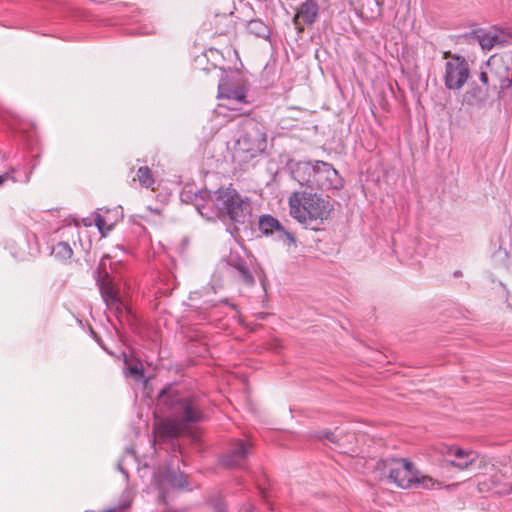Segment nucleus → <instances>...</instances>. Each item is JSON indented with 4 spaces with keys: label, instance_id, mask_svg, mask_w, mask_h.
I'll list each match as a JSON object with an SVG mask.
<instances>
[{
    "label": "nucleus",
    "instance_id": "4",
    "mask_svg": "<svg viewBox=\"0 0 512 512\" xmlns=\"http://www.w3.org/2000/svg\"><path fill=\"white\" fill-rule=\"evenodd\" d=\"M266 148L267 134L263 127L257 123L248 122L233 145L232 157L237 163H247L262 155Z\"/></svg>",
    "mask_w": 512,
    "mask_h": 512
},
{
    "label": "nucleus",
    "instance_id": "20",
    "mask_svg": "<svg viewBox=\"0 0 512 512\" xmlns=\"http://www.w3.org/2000/svg\"><path fill=\"white\" fill-rule=\"evenodd\" d=\"M259 229L266 235L272 234L274 231H283V227L280 222L270 215L262 216L260 218Z\"/></svg>",
    "mask_w": 512,
    "mask_h": 512
},
{
    "label": "nucleus",
    "instance_id": "27",
    "mask_svg": "<svg viewBox=\"0 0 512 512\" xmlns=\"http://www.w3.org/2000/svg\"><path fill=\"white\" fill-rule=\"evenodd\" d=\"M130 506V503L123 504L121 506L105 510L103 512H124L126 509H128Z\"/></svg>",
    "mask_w": 512,
    "mask_h": 512
},
{
    "label": "nucleus",
    "instance_id": "19",
    "mask_svg": "<svg viewBox=\"0 0 512 512\" xmlns=\"http://www.w3.org/2000/svg\"><path fill=\"white\" fill-rule=\"evenodd\" d=\"M136 179L139 181L142 187L151 189L152 191L155 190V177L149 167L142 166L138 168L136 178H134V180Z\"/></svg>",
    "mask_w": 512,
    "mask_h": 512
},
{
    "label": "nucleus",
    "instance_id": "15",
    "mask_svg": "<svg viewBox=\"0 0 512 512\" xmlns=\"http://www.w3.org/2000/svg\"><path fill=\"white\" fill-rule=\"evenodd\" d=\"M215 34L226 35L234 30L235 22L233 16L230 15H216L212 21Z\"/></svg>",
    "mask_w": 512,
    "mask_h": 512
},
{
    "label": "nucleus",
    "instance_id": "31",
    "mask_svg": "<svg viewBox=\"0 0 512 512\" xmlns=\"http://www.w3.org/2000/svg\"><path fill=\"white\" fill-rule=\"evenodd\" d=\"M6 178L7 177L5 175H0V185H2L5 182Z\"/></svg>",
    "mask_w": 512,
    "mask_h": 512
},
{
    "label": "nucleus",
    "instance_id": "10",
    "mask_svg": "<svg viewBox=\"0 0 512 512\" xmlns=\"http://www.w3.org/2000/svg\"><path fill=\"white\" fill-rule=\"evenodd\" d=\"M313 175L314 177L312 186L321 189H331L338 187V172L329 163L323 161H315V173Z\"/></svg>",
    "mask_w": 512,
    "mask_h": 512
},
{
    "label": "nucleus",
    "instance_id": "2",
    "mask_svg": "<svg viewBox=\"0 0 512 512\" xmlns=\"http://www.w3.org/2000/svg\"><path fill=\"white\" fill-rule=\"evenodd\" d=\"M289 214L301 224L323 223L334 210L328 198L311 191H295L288 199Z\"/></svg>",
    "mask_w": 512,
    "mask_h": 512
},
{
    "label": "nucleus",
    "instance_id": "24",
    "mask_svg": "<svg viewBox=\"0 0 512 512\" xmlns=\"http://www.w3.org/2000/svg\"><path fill=\"white\" fill-rule=\"evenodd\" d=\"M95 225L97 226V228L103 236H105L106 233L112 229V226L110 224H107L100 214H97L95 217Z\"/></svg>",
    "mask_w": 512,
    "mask_h": 512
},
{
    "label": "nucleus",
    "instance_id": "11",
    "mask_svg": "<svg viewBox=\"0 0 512 512\" xmlns=\"http://www.w3.org/2000/svg\"><path fill=\"white\" fill-rule=\"evenodd\" d=\"M246 95V88L240 81L232 77L222 78L218 85L217 98L220 102L224 100L245 101Z\"/></svg>",
    "mask_w": 512,
    "mask_h": 512
},
{
    "label": "nucleus",
    "instance_id": "9",
    "mask_svg": "<svg viewBox=\"0 0 512 512\" xmlns=\"http://www.w3.org/2000/svg\"><path fill=\"white\" fill-rule=\"evenodd\" d=\"M319 14V5L317 0H305L295 9L292 18L293 25L299 34L303 33L306 26L313 25Z\"/></svg>",
    "mask_w": 512,
    "mask_h": 512
},
{
    "label": "nucleus",
    "instance_id": "18",
    "mask_svg": "<svg viewBox=\"0 0 512 512\" xmlns=\"http://www.w3.org/2000/svg\"><path fill=\"white\" fill-rule=\"evenodd\" d=\"M246 104H248L247 97L245 98V101L224 100L219 102L217 112L225 115V110L232 111L234 114L231 116V119H234L237 116L244 115L242 107Z\"/></svg>",
    "mask_w": 512,
    "mask_h": 512
},
{
    "label": "nucleus",
    "instance_id": "5",
    "mask_svg": "<svg viewBox=\"0 0 512 512\" xmlns=\"http://www.w3.org/2000/svg\"><path fill=\"white\" fill-rule=\"evenodd\" d=\"M178 408L182 412L181 420L168 418L155 426L158 437H179L188 433L190 424L202 419V412L198 405L190 399H182L178 402Z\"/></svg>",
    "mask_w": 512,
    "mask_h": 512
},
{
    "label": "nucleus",
    "instance_id": "17",
    "mask_svg": "<svg viewBox=\"0 0 512 512\" xmlns=\"http://www.w3.org/2000/svg\"><path fill=\"white\" fill-rule=\"evenodd\" d=\"M476 39L483 50L490 51L496 45L502 43L499 34L492 31H478Z\"/></svg>",
    "mask_w": 512,
    "mask_h": 512
},
{
    "label": "nucleus",
    "instance_id": "32",
    "mask_svg": "<svg viewBox=\"0 0 512 512\" xmlns=\"http://www.w3.org/2000/svg\"><path fill=\"white\" fill-rule=\"evenodd\" d=\"M130 370H131V373H133V374H138L139 373L137 368H131Z\"/></svg>",
    "mask_w": 512,
    "mask_h": 512
},
{
    "label": "nucleus",
    "instance_id": "1",
    "mask_svg": "<svg viewBox=\"0 0 512 512\" xmlns=\"http://www.w3.org/2000/svg\"><path fill=\"white\" fill-rule=\"evenodd\" d=\"M387 479L401 489L423 488L427 490L441 487V482L423 474L407 458H388L379 463Z\"/></svg>",
    "mask_w": 512,
    "mask_h": 512
},
{
    "label": "nucleus",
    "instance_id": "26",
    "mask_svg": "<svg viewBox=\"0 0 512 512\" xmlns=\"http://www.w3.org/2000/svg\"><path fill=\"white\" fill-rule=\"evenodd\" d=\"M497 477H498L497 475L493 476V483H494L495 488H497V493H501V494L509 493L511 491V487L508 485L501 486L499 481L495 480V478H497Z\"/></svg>",
    "mask_w": 512,
    "mask_h": 512
},
{
    "label": "nucleus",
    "instance_id": "21",
    "mask_svg": "<svg viewBox=\"0 0 512 512\" xmlns=\"http://www.w3.org/2000/svg\"><path fill=\"white\" fill-rule=\"evenodd\" d=\"M249 454V447L246 443H244L241 440H238L235 444V447L232 450V456L235 458L229 465H237L242 460L245 459V457Z\"/></svg>",
    "mask_w": 512,
    "mask_h": 512
},
{
    "label": "nucleus",
    "instance_id": "29",
    "mask_svg": "<svg viewBox=\"0 0 512 512\" xmlns=\"http://www.w3.org/2000/svg\"><path fill=\"white\" fill-rule=\"evenodd\" d=\"M480 81L483 85H488L489 78L487 72H481L480 73Z\"/></svg>",
    "mask_w": 512,
    "mask_h": 512
},
{
    "label": "nucleus",
    "instance_id": "28",
    "mask_svg": "<svg viewBox=\"0 0 512 512\" xmlns=\"http://www.w3.org/2000/svg\"><path fill=\"white\" fill-rule=\"evenodd\" d=\"M282 232H284V234H285V236H286V238H287L288 242H289L291 245L295 246V245H296V238H295V236H294L292 233L285 231L284 229H283V231H282Z\"/></svg>",
    "mask_w": 512,
    "mask_h": 512
},
{
    "label": "nucleus",
    "instance_id": "7",
    "mask_svg": "<svg viewBox=\"0 0 512 512\" xmlns=\"http://www.w3.org/2000/svg\"><path fill=\"white\" fill-rule=\"evenodd\" d=\"M215 206L221 215L228 216L233 221H242L248 203L232 186L220 187L215 192Z\"/></svg>",
    "mask_w": 512,
    "mask_h": 512
},
{
    "label": "nucleus",
    "instance_id": "8",
    "mask_svg": "<svg viewBox=\"0 0 512 512\" xmlns=\"http://www.w3.org/2000/svg\"><path fill=\"white\" fill-rule=\"evenodd\" d=\"M487 66L491 76L499 83L501 91L512 85L511 55H492L487 61Z\"/></svg>",
    "mask_w": 512,
    "mask_h": 512
},
{
    "label": "nucleus",
    "instance_id": "12",
    "mask_svg": "<svg viewBox=\"0 0 512 512\" xmlns=\"http://www.w3.org/2000/svg\"><path fill=\"white\" fill-rule=\"evenodd\" d=\"M292 177L301 185L312 186L315 161H299L291 167Z\"/></svg>",
    "mask_w": 512,
    "mask_h": 512
},
{
    "label": "nucleus",
    "instance_id": "30",
    "mask_svg": "<svg viewBox=\"0 0 512 512\" xmlns=\"http://www.w3.org/2000/svg\"><path fill=\"white\" fill-rule=\"evenodd\" d=\"M148 210H149L151 213H154V214H157V215H160V214H161V213H160V211H159V210H157V209H151V208H149Z\"/></svg>",
    "mask_w": 512,
    "mask_h": 512
},
{
    "label": "nucleus",
    "instance_id": "13",
    "mask_svg": "<svg viewBox=\"0 0 512 512\" xmlns=\"http://www.w3.org/2000/svg\"><path fill=\"white\" fill-rule=\"evenodd\" d=\"M383 0H357L356 11L365 20H375L382 13Z\"/></svg>",
    "mask_w": 512,
    "mask_h": 512
},
{
    "label": "nucleus",
    "instance_id": "14",
    "mask_svg": "<svg viewBox=\"0 0 512 512\" xmlns=\"http://www.w3.org/2000/svg\"><path fill=\"white\" fill-rule=\"evenodd\" d=\"M102 297L107 305H114L117 303L116 292L113 288L111 279L107 272L104 273L98 280Z\"/></svg>",
    "mask_w": 512,
    "mask_h": 512
},
{
    "label": "nucleus",
    "instance_id": "3",
    "mask_svg": "<svg viewBox=\"0 0 512 512\" xmlns=\"http://www.w3.org/2000/svg\"><path fill=\"white\" fill-rule=\"evenodd\" d=\"M434 452L442 459L445 467L458 472L471 471L477 468L486 474L495 467L494 459L480 454L473 449H465L455 444L438 443L433 447Z\"/></svg>",
    "mask_w": 512,
    "mask_h": 512
},
{
    "label": "nucleus",
    "instance_id": "25",
    "mask_svg": "<svg viewBox=\"0 0 512 512\" xmlns=\"http://www.w3.org/2000/svg\"><path fill=\"white\" fill-rule=\"evenodd\" d=\"M238 270L240 272V275L242 277V280L248 284V285H253L254 284V278L253 276L250 274L249 270L243 266V265H240L238 267Z\"/></svg>",
    "mask_w": 512,
    "mask_h": 512
},
{
    "label": "nucleus",
    "instance_id": "22",
    "mask_svg": "<svg viewBox=\"0 0 512 512\" xmlns=\"http://www.w3.org/2000/svg\"><path fill=\"white\" fill-rule=\"evenodd\" d=\"M52 254L60 260H67L73 255V250L68 243L59 242L53 247Z\"/></svg>",
    "mask_w": 512,
    "mask_h": 512
},
{
    "label": "nucleus",
    "instance_id": "23",
    "mask_svg": "<svg viewBox=\"0 0 512 512\" xmlns=\"http://www.w3.org/2000/svg\"><path fill=\"white\" fill-rule=\"evenodd\" d=\"M248 29L251 33L258 37H266L269 34V29L261 20H251L248 23Z\"/></svg>",
    "mask_w": 512,
    "mask_h": 512
},
{
    "label": "nucleus",
    "instance_id": "33",
    "mask_svg": "<svg viewBox=\"0 0 512 512\" xmlns=\"http://www.w3.org/2000/svg\"><path fill=\"white\" fill-rule=\"evenodd\" d=\"M509 306L512 308V298L509 301Z\"/></svg>",
    "mask_w": 512,
    "mask_h": 512
},
{
    "label": "nucleus",
    "instance_id": "16",
    "mask_svg": "<svg viewBox=\"0 0 512 512\" xmlns=\"http://www.w3.org/2000/svg\"><path fill=\"white\" fill-rule=\"evenodd\" d=\"M158 482L161 488H164L166 485L172 488H184L187 486L184 475L176 471H169L161 475Z\"/></svg>",
    "mask_w": 512,
    "mask_h": 512
},
{
    "label": "nucleus",
    "instance_id": "6",
    "mask_svg": "<svg viewBox=\"0 0 512 512\" xmlns=\"http://www.w3.org/2000/svg\"><path fill=\"white\" fill-rule=\"evenodd\" d=\"M443 66L441 77L446 89L451 91L461 90L470 78V65L461 55L444 51L442 54Z\"/></svg>",
    "mask_w": 512,
    "mask_h": 512
}]
</instances>
